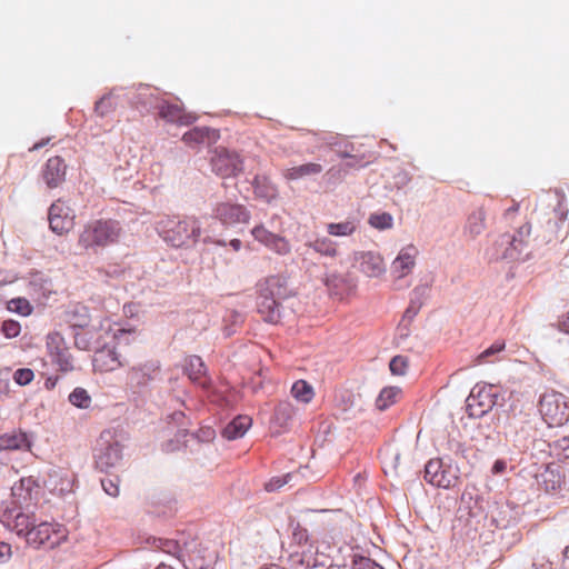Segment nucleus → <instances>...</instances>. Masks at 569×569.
<instances>
[{"instance_id":"29","label":"nucleus","mask_w":569,"mask_h":569,"mask_svg":"<svg viewBox=\"0 0 569 569\" xmlns=\"http://www.w3.org/2000/svg\"><path fill=\"white\" fill-rule=\"evenodd\" d=\"M322 166L316 162H308L292 168H288L282 172L287 180H298L308 176H316L321 173Z\"/></svg>"},{"instance_id":"54","label":"nucleus","mask_w":569,"mask_h":569,"mask_svg":"<svg viewBox=\"0 0 569 569\" xmlns=\"http://www.w3.org/2000/svg\"><path fill=\"white\" fill-rule=\"evenodd\" d=\"M166 546H167V549H163V550L169 553H174L179 549V546L173 541H167Z\"/></svg>"},{"instance_id":"11","label":"nucleus","mask_w":569,"mask_h":569,"mask_svg":"<svg viewBox=\"0 0 569 569\" xmlns=\"http://www.w3.org/2000/svg\"><path fill=\"white\" fill-rule=\"evenodd\" d=\"M497 401V395L492 393V387L483 386L475 388L467 398V410L470 417H482Z\"/></svg>"},{"instance_id":"12","label":"nucleus","mask_w":569,"mask_h":569,"mask_svg":"<svg viewBox=\"0 0 569 569\" xmlns=\"http://www.w3.org/2000/svg\"><path fill=\"white\" fill-rule=\"evenodd\" d=\"M213 216L226 227L247 223L250 219V212L244 206L231 202L217 203Z\"/></svg>"},{"instance_id":"39","label":"nucleus","mask_w":569,"mask_h":569,"mask_svg":"<svg viewBox=\"0 0 569 569\" xmlns=\"http://www.w3.org/2000/svg\"><path fill=\"white\" fill-rule=\"evenodd\" d=\"M7 309L20 316L28 317L32 313L33 307L26 298H13L8 301Z\"/></svg>"},{"instance_id":"30","label":"nucleus","mask_w":569,"mask_h":569,"mask_svg":"<svg viewBox=\"0 0 569 569\" xmlns=\"http://www.w3.org/2000/svg\"><path fill=\"white\" fill-rule=\"evenodd\" d=\"M486 212L482 208L472 211L465 226V232L475 238L485 230Z\"/></svg>"},{"instance_id":"45","label":"nucleus","mask_w":569,"mask_h":569,"mask_svg":"<svg viewBox=\"0 0 569 569\" xmlns=\"http://www.w3.org/2000/svg\"><path fill=\"white\" fill-rule=\"evenodd\" d=\"M1 331L7 338H16L21 331L20 322L8 319L2 322Z\"/></svg>"},{"instance_id":"34","label":"nucleus","mask_w":569,"mask_h":569,"mask_svg":"<svg viewBox=\"0 0 569 569\" xmlns=\"http://www.w3.org/2000/svg\"><path fill=\"white\" fill-rule=\"evenodd\" d=\"M400 393L401 389L398 387L383 388L376 400V407L380 411L388 409L390 406L397 402Z\"/></svg>"},{"instance_id":"5","label":"nucleus","mask_w":569,"mask_h":569,"mask_svg":"<svg viewBox=\"0 0 569 569\" xmlns=\"http://www.w3.org/2000/svg\"><path fill=\"white\" fill-rule=\"evenodd\" d=\"M68 538V530L58 522L38 520L27 542L34 547L52 549Z\"/></svg>"},{"instance_id":"21","label":"nucleus","mask_w":569,"mask_h":569,"mask_svg":"<svg viewBox=\"0 0 569 569\" xmlns=\"http://www.w3.org/2000/svg\"><path fill=\"white\" fill-rule=\"evenodd\" d=\"M360 271L370 278L380 277L386 271L383 258L372 251L361 253Z\"/></svg>"},{"instance_id":"44","label":"nucleus","mask_w":569,"mask_h":569,"mask_svg":"<svg viewBox=\"0 0 569 569\" xmlns=\"http://www.w3.org/2000/svg\"><path fill=\"white\" fill-rule=\"evenodd\" d=\"M401 452L396 449H388L385 453V463L387 467L392 469L395 472L398 471L400 465H401Z\"/></svg>"},{"instance_id":"9","label":"nucleus","mask_w":569,"mask_h":569,"mask_svg":"<svg viewBox=\"0 0 569 569\" xmlns=\"http://www.w3.org/2000/svg\"><path fill=\"white\" fill-rule=\"evenodd\" d=\"M106 435L102 433L100 437V443H103L101 448L98 449L96 453V466L101 471H109L111 468L116 467L122 459V445L110 437V439H104Z\"/></svg>"},{"instance_id":"55","label":"nucleus","mask_w":569,"mask_h":569,"mask_svg":"<svg viewBox=\"0 0 569 569\" xmlns=\"http://www.w3.org/2000/svg\"><path fill=\"white\" fill-rule=\"evenodd\" d=\"M201 432L207 440H211L214 437V430L211 428L202 429Z\"/></svg>"},{"instance_id":"49","label":"nucleus","mask_w":569,"mask_h":569,"mask_svg":"<svg viewBox=\"0 0 569 569\" xmlns=\"http://www.w3.org/2000/svg\"><path fill=\"white\" fill-rule=\"evenodd\" d=\"M62 470H52V472L49 473V477H50V480L53 482L54 485V489L58 488V485L57 482L54 481L56 478L60 477L62 479V483L59 488V490L62 492L64 490H70L71 489V483H72V478H67V479H63L62 478Z\"/></svg>"},{"instance_id":"42","label":"nucleus","mask_w":569,"mask_h":569,"mask_svg":"<svg viewBox=\"0 0 569 569\" xmlns=\"http://www.w3.org/2000/svg\"><path fill=\"white\" fill-rule=\"evenodd\" d=\"M409 367V359L405 356H395L389 363V369L393 376H405Z\"/></svg>"},{"instance_id":"6","label":"nucleus","mask_w":569,"mask_h":569,"mask_svg":"<svg viewBox=\"0 0 569 569\" xmlns=\"http://www.w3.org/2000/svg\"><path fill=\"white\" fill-rule=\"evenodd\" d=\"M212 171L221 178L236 177L243 170V160L236 151L219 147L210 160Z\"/></svg>"},{"instance_id":"18","label":"nucleus","mask_w":569,"mask_h":569,"mask_svg":"<svg viewBox=\"0 0 569 569\" xmlns=\"http://www.w3.org/2000/svg\"><path fill=\"white\" fill-rule=\"evenodd\" d=\"M289 565L291 569L316 568L319 565L317 547L315 545H308L297 548L289 555Z\"/></svg>"},{"instance_id":"46","label":"nucleus","mask_w":569,"mask_h":569,"mask_svg":"<svg viewBox=\"0 0 569 569\" xmlns=\"http://www.w3.org/2000/svg\"><path fill=\"white\" fill-rule=\"evenodd\" d=\"M34 378V373L29 368H21L14 371L13 380L20 386L29 385Z\"/></svg>"},{"instance_id":"58","label":"nucleus","mask_w":569,"mask_h":569,"mask_svg":"<svg viewBox=\"0 0 569 569\" xmlns=\"http://www.w3.org/2000/svg\"><path fill=\"white\" fill-rule=\"evenodd\" d=\"M530 569H552L551 563H542V565H536L533 563Z\"/></svg>"},{"instance_id":"56","label":"nucleus","mask_w":569,"mask_h":569,"mask_svg":"<svg viewBox=\"0 0 569 569\" xmlns=\"http://www.w3.org/2000/svg\"><path fill=\"white\" fill-rule=\"evenodd\" d=\"M230 246L232 247V249H233L234 251H239V250H240V248H241V241H240L239 239H232V240L230 241Z\"/></svg>"},{"instance_id":"36","label":"nucleus","mask_w":569,"mask_h":569,"mask_svg":"<svg viewBox=\"0 0 569 569\" xmlns=\"http://www.w3.org/2000/svg\"><path fill=\"white\" fill-rule=\"evenodd\" d=\"M291 395L296 400L309 403L315 397V391L306 380H297L291 387Z\"/></svg>"},{"instance_id":"16","label":"nucleus","mask_w":569,"mask_h":569,"mask_svg":"<svg viewBox=\"0 0 569 569\" xmlns=\"http://www.w3.org/2000/svg\"><path fill=\"white\" fill-rule=\"evenodd\" d=\"M67 164L64 160L59 157L49 158L42 170V178L46 184L53 189L59 187L66 180Z\"/></svg>"},{"instance_id":"48","label":"nucleus","mask_w":569,"mask_h":569,"mask_svg":"<svg viewBox=\"0 0 569 569\" xmlns=\"http://www.w3.org/2000/svg\"><path fill=\"white\" fill-rule=\"evenodd\" d=\"M353 569H383L380 565L367 557H359L353 561Z\"/></svg>"},{"instance_id":"19","label":"nucleus","mask_w":569,"mask_h":569,"mask_svg":"<svg viewBox=\"0 0 569 569\" xmlns=\"http://www.w3.org/2000/svg\"><path fill=\"white\" fill-rule=\"evenodd\" d=\"M32 441L29 435L21 430L16 429L0 436V452L1 451H31Z\"/></svg>"},{"instance_id":"33","label":"nucleus","mask_w":569,"mask_h":569,"mask_svg":"<svg viewBox=\"0 0 569 569\" xmlns=\"http://www.w3.org/2000/svg\"><path fill=\"white\" fill-rule=\"evenodd\" d=\"M506 348V342L503 340L495 341L489 348L479 353L475 360L473 366H481L485 363H492L498 361V359L493 358Z\"/></svg>"},{"instance_id":"15","label":"nucleus","mask_w":569,"mask_h":569,"mask_svg":"<svg viewBox=\"0 0 569 569\" xmlns=\"http://www.w3.org/2000/svg\"><path fill=\"white\" fill-rule=\"evenodd\" d=\"M418 249L413 244H409L400 250L391 264V273L397 279L407 277L416 266Z\"/></svg>"},{"instance_id":"50","label":"nucleus","mask_w":569,"mask_h":569,"mask_svg":"<svg viewBox=\"0 0 569 569\" xmlns=\"http://www.w3.org/2000/svg\"><path fill=\"white\" fill-rule=\"evenodd\" d=\"M556 329L569 336V310L558 317Z\"/></svg>"},{"instance_id":"51","label":"nucleus","mask_w":569,"mask_h":569,"mask_svg":"<svg viewBox=\"0 0 569 569\" xmlns=\"http://www.w3.org/2000/svg\"><path fill=\"white\" fill-rule=\"evenodd\" d=\"M289 478V475L284 477H278L271 479L269 482L266 483V490L267 491H274L280 489L282 486L287 483V479Z\"/></svg>"},{"instance_id":"4","label":"nucleus","mask_w":569,"mask_h":569,"mask_svg":"<svg viewBox=\"0 0 569 569\" xmlns=\"http://www.w3.org/2000/svg\"><path fill=\"white\" fill-rule=\"evenodd\" d=\"M539 412L550 427H561L569 420L568 398L557 391L545 392L539 401Z\"/></svg>"},{"instance_id":"8","label":"nucleus","mask_w":569,"mask_h":569,"mask_svg":"<svg viewBox=\"0 0 569 569\" xmlns=\"http://www.w3.org/2000/svg\"><path fill=\"white\" fill-rule=\"evenodd\" d=\"M425 480L435 487L449 489L459 481L458 470L441 459H431L425 467Z\"/></svg>"},{"instance_id":"17","label":"nucleus","mask_w":569,"mask_h":569,"mask_svg":"<svg viewBox=\"0 0 569 569\" xmlns=\"http://www.w3.org/2000/svg\"><path fill=\"white\" fill-rule=\"evenodd\" d=\"M258 292L272 297L278 301L284 300L291 296L288 282L284 277L271 276L258 284Z\"/></svg>"},{"instance_id":"24","label":"nucleus","mask_w":569,"mask_h":569,"mask_svg":"<svg viewBox=\"0 0 569 569\" xmlns=\"http://www.w3.org/2000/svg\"><path fill=\"white\" fill-rule=\"evenodd\" d=\"M38 520L34 512L26 508L24 511H20L14 516L11 527L18 536L23 537L27 541Z\"/></svg>"},{"instance_id":"60","label":"nucleus","mask_w":569,"mask_h":569,"mask_svg":"<svg viewBox=\"0 0 569 569\" xmlns=\"http://www.w3.org/2000/svg\"><path fill=\"white\" fill-rule=\"evenodd\" d=\"M156 569H174L172 566L161 562L156 567Z\"/></svg>"},{"instance_id":"1","label":"nucleus","mask_w":569,"mask_h":569,"mask_svg":"<svg viewBox=\"0 0 569 569\" xmlns=\"http://www.w3.org/2000/svg\"><path fill=\"white\" fill-rule=\"evenodd\" d=\"M121 234L122 227L117 220H91L79 231L77 247L82 254L98 253L100 249L116 244Z\"/></svg>"},{"instance_id":"32","label":"nucleus","mask_w":569,"mask_h":569,"mask_svg":"<svg viewBox=\"0 0 569 569\" xmlns=\"http://www.w3.org/2000/svg\"><path fill=\"white\" fill-rule=\"evenodd\" d=\"M68 321L74 328H86L90 323V313L88 307L76 305L68 312Z\"/></svg>"},{"instance_id":"25","label":"nucleus","mask_w":569,"mask_h":569,"mask_svg":"<svg viewBox=\"0 0 569 569\" xmlns=\"http://www.w3.org/2000/svg\"><path fill=\"white\" fill-rule=\"evenodd\" d=\"M184 373L189 379L199 385L202 388L208 386V379L206 377V367L202 359L198 356H190L186 359Z\"/></svg>"},{"instance_id":"13","label":"nucleus","mask_w":569,"mask_h":569,"mask_svg":"<svg viewBox=\"0 0 569 569\" xmlns=\"http://www.w3.org/2000/svg\"><path fill=\"white\" fill-rule=\"evenodd\" d=\"M40 493L41 487L32 476L21 478L19 483L12 487V496L26 508L36 503L39 500Z\"/></svg>"},{"instance_id":"38","label":"nucleus","mask_w":569,"mask_h":569,"mask_svg":"<svg viewBox=\"0 0 569 569\" xmlns=\"http://www.w3.org/2000/svg\"><path fill=\"white\" fill-rule=\"evenodd\" d=\"M69 401L77 408L88 409L92 399L86 389L78 387L69 395Z\"/></svg>"},{"instance_id":"43","label":"nucleus","mask_w":569,"mask_h":569,"mask_svg":"<svg viewBox=\"0 0 569 569\" xmlns=\"http://www.w3.org/2000/svg\"><path fill=\"white\" fill-rule=\"evenodd\" d=\"M292 542L297 545V548L311 545L309 542L308 530L301 527L299 523H296L292 528Z\"/></svg>"},{"instance_id":"37","label":"nucleus","mask_w":569,"mask_h":569,"mask_svg":"<svg viewBox=\"0 0 569 569\" xmlns=\"http://www.w3.org/2000/svg\"><path fill=\"white\" fill-rule=\"evenodd\" d=\"M357 230V223L355 220H346L342 222H331L327 226V231L330 236L335 237H348L355 233Z\"/></svg>"},{"instance_id":"64","label":"nucleus","mask_w":569,"mask_h":569,"mask_svg":"<svg viewBox=\"0 0 569 569\" xmlns=\"http://www.w3.org/2000/svg\"><path fill=\"white\" fill-rule=\"evenodd\" d=\"M566 551H567V552H569V547L567 548V550H566Z\"/></svg>"},{"instance_id":"53","label":"nucleus","mask_w":569,"mask_h":569,"mask_svg":"<svg viewBox=\"0 0 569 569\" xmlns=\"http://www.w3.org/2000/svg\"><path fill=\"white\" fill-rule=\"evenodd\" d=\"M506 468H507L506 461L499 459V460L495 461L491 471L493 475H499V473H502L506 470Z\"/></svg>"},{"instance_id":"3","label":"nucleus","mask_w":569,"mask_h":569,"mask_svg":"<svg viewBox=\"0 0 569 569\" xmlns=\"http://www.w3.org/2000/svg\"><path fill=\"white\" fill-rule=\"evenodd\" d=\"M108 329L112 331L116 345L113 347L104 346L96 351L93 357V368L100 372H110L122 367L123 362L121 360V355L117 352L116 349L121 345L127 346L136 340V332L133 330L121 328L112 329L110 326Z\"/></svg>"},{"instance_id":"2","label":"nucleus","mask_w":569,"mask_h":569,"mask_svg":"<svg viewBox=\"0 0 569 569\" xmlns=\"http://www.w3.org/2000/svg\"><path fill=\"white\" fill-rule=\"evenodd\" d=\"M160 236L174 248H189L197 243L201 234V226L197 218L186 217L182 220L167 218L158 223Z\"/></svg>"},{"instance_id":"28","label":"nucleus","mask_w":569,"mask_h":569,"mask_svg":"<svg viewBox=\"0 0 569 569\" xmlns=\"http://www.w3.org/2000/svg\"><path fill=\"white\" fill-rule=\"evenodd\" d=\"M251 425L252 419L249 416H238L224 427L222 435L228 440L241 438Z\"/></svg>"},{"instance_id":"62","label":"nucleus","mask_w":569,"mask_h":569,"mask_svg":"<svg viewBox=\"0 0 569 569\" xmlns=\"http://www.w3.org/2000/svg\"><path fill=\"white\" fill-rule=\"evenodd\" d=\"M351 159H352V162H350L349 166H352V167L360 166V161L359 160H357L355 157H351Z\"/></svg>"},{"instance_id":"47","label":"nucleus","mask_w":569,"mask_h":569,"mask_svg":"<svg viewBox=\"0 0 569 569\" xmlns=\"http://www.w3.org/2000/svg\"><path fill=\"white\" fill-rule=\"evenodd\" d=\"M101 485H102V488H103V490L106 491L107 495H109L111 497H118L119 496L120 488H119V479H118V477L104 478V479L101 480Z\"/></svg>"},{"instance_id":"10","label":"nucleus","mask_w":569,"mask_h":569,"mask_svg":"<svg viewBox=\"0 0 569 569\" xmlns=\"http://www.w3.org/2000/svg\"><path fill=\"white\" fill-rule=\"evenodd\" d=\"M48 220L54 233L64 234L73 228L74 214L66 202L57 200L49 208Z\"/></svg>"},{"instance_id":"52","label":"nucleus","mask_w":569,"mask_h":569,"mask_svg":"<svg viewBox=\"0 0 569 569\" xmlns=\"http://www.w3.org/2000/svg\"><path fill=\"white\" fill-rule=\"evenodd\" d=\"M12 556L11 546L7 542L0 541V563L7 562Z\"/></svg>"},{"instance_id":"41","label":"nucleus","mask_w":569,"mask_h":569,"mask_svg":"<svg viewBox=\"0 0 569 569\" xmlns=\"http://www.w3.org/2000/svg\"><path fill=\"white\" fill-rule=\"evenodd\" d=\"M392 221V216L387 212L375 213L369 217V224L379 230L391 228Z\"/></svg>"},{"instance_id":"20","label":"nucleus","mask_w":569,"mask_h":569,"mask_svg":"<svg viewBox=\"0 0 569 569\" xmlns=\"http://www.w3.org/2000/svg\"><path fill=\"white\" fill-rule=\"evenodd\" d=\"M159 116L168 122L180 126H188L197 119L193 113L187 112L182 106L169 102H162L159 106Z\"/></svg>"},{"instance_id":"7","label":"nucleus","mask_w":569,"mask_h":569,"mask_svg":"<svg viewBox=\"0 0 569 569\" xmlns=\"http://www.w3.org/2000/svg\"><path fill=\"white\" fill-rule=\"evenodd\" d=\"M46 347L51 362L58 367L59 371L66 373L74 369L71 353L61 333L57 331L48 333Z\"/></svg>"},{"instance_id":"59","label":"nucleus","mask_w":569,"mask_h":569,"mask_svg":"<svg viewBox=\"0 0 569 569\" xmlns=\"http://www.w3.org/2000/svg\"><path fill=\"white\" fill-rule=\"evenodd\" d=\"M519 209V204L518 203H515L512 207H510L509 209H507L506 211V214L509 216L511 213H516Z\"/></svg>"},{"instance_id":"35","label":"nucleus","mask_w":569,"mask_h":569,"mask_svg":"<svg viewBox=\"0 0 569 569\" xmlns=\"http://www.w3.org/2000/svg\"><path fill=\"white\" fill-rule=\"evenodd\" d=\"M308 246L321 256L335 258L338 254L337 243L328 237L317 238Z\"/></svg>"},{"instance_id":"40","label":"nucleus","mask_w":569,"mask_h":569,"mask_svg":"<svg viewBox=\"0 0 569 569\" xmlns=\"http://www.w3.org/2000/svg\"><path fill=\"white\" fill-rule=\"evenodd\" d=\"M117 103L111 94L103 96L96 102L94 112L98 117L103 118L116 110Z\"/></svg>"},{"instance_id":"14","label":"nucleus","mask_w":569,"mask_h":569,"mask_svg":"<svg viewBox=\"0 0 569 569\" xmlns=\"http://www.w3.org/2000/svg\"><path fill=\"white\" fill-rule=\"evenodd\" d=\"M251 233L257 241L278 254H287L291 250L289 241L286 238L272 233L262 224L256 226L251 230Z\"/></svg>"},{"instance_id":"61","label":"nucleus","mask_w":569,"mask_h":569,"mask_svg":"<svg viewBox=\"0 0 569 569\" xmlns=\"http://www.w3.org/2000/svg\"><path fill=\"white\" fill-rule=\"evenodd\" d=\"M46 144L44 141L42 142H38V143H34V146L30 149V150H38L40 149L41 147H43Z\"/></svg>"},{"instance_id":"26","label":"nucleus","mask_w":569,"mask_h":569,"mask_svg":"<svg viewBox=\"0 0 569 569\" xmlns=\"http://www.w3.org/2000/svg\"><path fill=\"white\" fill-rule=\"evenodd\" d=\"M219 138L218 131L208 127H194L182 136L186 144L194 147L206 142H214Z\"/></svg>"},{"instance_id":"57","label":"nucleus","mask_w":569,"mask_h":569,"mask_svg":"<svg viewBox=\"0 0 569 569\" xmlns=\"http://www.w3.org/2000/svg\"><path fill=\"white\" fill-rule=\"evenodd\" d=\"M56 382H57V378H54V379L53 378H48L46 380L44 385H46L47 389H52V388H54Z\"/></svg>"},{"instance_id":"63","label":"nucleus","mask_w":569,"mask_h":569,"mask_svg":"<svg viewBox=\"0 0 569 569\" xmlns=\"http://www.w3.org/2000/svg\"><path fill=\"white\" fill-rule=\"evenodd\" d=\"M339 157L347 158V157H349V154L347 152H339Z\"/></svg>"},{"instance_id":"23","label":"nucleus","mask_w":569,"mask_h":569,"mask_svg":"<svg viewBox=\"0 0 569 569\" xmlns=\"http://www.w3.org/2000/svg\"><path fill=\"white\" fill-rule=\"evenodd\" d=\"M257 309L264 321L277 323L280 320V301L258 292Z\"/></svg>"},{"instance_id":"31","label":"nucleus","mask_w":569,"mask_h":569,"mask_svg":"<svg viewBox=\"0 0 569 569\" xmlns=\"http://www.w3.org/2000/svg\"><path fill=\"white\" fill-rule=\"evenodd\" d=\"M296 416V408L288 401L280 402L273 413V423L280 428H287Z\"/></svg>"},{"instance_id":"22","label":"nucleus","mask_w":569,"mask_h":569,"mask_svg":"<svg viewBox=\"0 0 569 569\" xmlns=\"http://www.w3.org/2000/svg\"><path fill=\"white\" fill-rule=\"evenodd\" d=\"M159 371V366L154 362L132 367L128 371L129 382L132 387H143L148 385Z\"/></svg>"},{"instance_id":"27","label":"nucleus","mask_w":569,"mask_h":569,"mask_svg":"<svg viewBox=\"0 0 569 569\" xmlns=\"http://www.w3.org/2000/svg\"><path fill=\"white\" fill-rule=\"evenodd\" d=\"M253 192L257 198L271 202L278 197V189L268 176L257 174L252 180Z\"/></svg>"}]
</instances>
